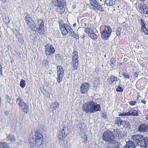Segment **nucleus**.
I'll list each match as a JSON object with an SVG mask.
<instances>
[{
	"instance_id": "nucleus-12",
	"label": "nucleus",
	"mask_w": 148,
	"mask_h": 148,
	"mask_svg": "<svg viewBox=\"0 0 148 148\" xmlns=\"http://www.w3.org/2000/svg\"><path fill=\"white\" fill-rule=\"evenodd\" d=\"M60 29L62 34L64 35H66L68 33H70L73 30L71 27L66 23H64L63 26H61Z\"/></svg>"
},
{
	"instance_id": "nucleus-3",
	"label": "nucleus",
	"mask_w": 148,
	"mask_h": 148,
	"mask_svg": "<svg viewBox=\"0 0 148 148\" xmlns=\"http://www.w3.org/2000/svg\"><path fill=\"white\" fill-rule=\"evenodd\" d=\"M104 27V29L100 32L102 38L104 40H107L109 39V37L111 35L112 30L110 26L106 25H102L100 28L101 29Z\"/></svg>"
},
{
	"instance_id": "nucleus-50",
	"label": "nucleus",
	"mask_w": 148,
	"mask_h": 148,
	"mask_svg": "<svg viewBox=\"0 0 148 148\" xmlns=\"http://www.w3.org/2000/svg\"><path fill=\"white\" fill-rule=\"evenodd\" d=\"M76 23H74V24H73V26L74 27H75L76 26Z\"/></svg>"
},
{
	"instance_id": "nucleus-25",
	"label": "nucleus",
	"mask_w": 148,
	"mask_h": 148,
	"mask_svg": "<svg viewBox=\"0 0 148 148\" xmlns=\"http://www.w3.org/2000/svg\"><path fill=\"white\" fill-rule=\"evenodd\" d=\"M144 5L142 3L139 4L138 5L139 12L141 14L145 13V12L144 11L145 8L148 9L147 6L146 5L145 6V8H144Z\"/></svg>"
},
{
	"instance_id": "nucleus-20",
	"label": "nucleus",
	"mask_w": 148,
	"mask_h": 148,
	"mask_svg": "<svg viewBox=\"0 0 148 148\" xmlns=\"http://www.w3.org/2000/svg\"><path fill=\"white\" fill-rule=\"evenodd\" d=\"M148 130V125L145 123L140 124L138 128V131L142 132H146Z\"/></svg>"
},
{
	"instance_id": "nucleus-48",
	"label": "nucleus",
	"mask_w": 148,
	"mask_h": 148,
	"mask_svg": "<svg viewBox=\"0 0 148 148\" xmlns=\"http://www.w3.org/2000/svg\"><path fill=\"white\" fill-rule=\"evenodd\" d=\"M9 113V112L7 110L6 111H5V114L6 115H7Z\"/></svg>"
},
{
	"instance_id": "nucleus-10",
	"label": "nucleus",
	"mask_w": 148,
	"mask_h": 148,
	"mask_svg": "<svg viewBox=\"0 0 148 148\" xmlns=\"http://www.w3.org/2000/svg\"><path fill=\"white\" fill-rule=\"evenodd\" d=\"M25 20L28 25L32 30L35 31L36 25L34 21L32 20L30 16L28 14L25 18Z\"/></svg>"
},
{
	"instance_id": "nucleus-21",
	"label": "nucleus",
	"mask_w": 148,
	"mask_h": 148,
	"mask_svg": "<svg viewBox=\"0 0 148 148\" xmlns=\"http://www.w3.org/2000/svg\"><path fill=\"white\" fill-rule=\"evenodd\" d=\"M108 143L109 148H119V147L120 144L116 140H114L113 139Z\"/></svg>"
},
{
	"instance_id": "nucleus-56",
	"label": "nucleus",
	"mask_w": 148,
	"mask_h": 148,
	"mask_svg": "<svg viewBox=\"0 0 148 148\" xmlns=\"http://www.w3.org/2000/svg\"><path fill=\"white\" fill-rule=\"evenodd\" d=\"M96 69H97V68L95 69V70H96Z\"/></svg>"
},
{
	"instance_id": "nucleus-11",
	"label": "nucleus",
	"mask_w": 148,
	"mask_h": 148,
	"mask_svg": "<svg viewBox=\"0 0 148 148\" xmlns=\"http://www.w3.org/2000/svg\"><path fill=\"white\" fill-rule=\"evenodd\" d=\"M91 5L101 12L105 11L106 7L105 4L100 5L96 0H89Z\"/></svg>"
},
{
	"instance_id": "nucleus-52",
	"label": "nucleus",
	"mask_w": 148,
	"mask_h": 148,
	"mask_svg": "<svg viewBox=\"0 0 148 148\" xmlns=\"http://www.w3.org/2000/svg\"><path fill=\"white\" fill-rule=\"evenodd\" d=\"M106 116H107L106 114H105L103 116L105 117H106Z\"/></svg>"
},
{
	"instance_id": "nucleus-47",
	"label": "nucleus",
	"mask_w": 148,
	"mask_h": 148,
	"mask_svg": "<svg viewBox=\"0 0 148 148\" xmlns=\"http://www.w3.org/2000/svg\"><path fill=\"white\" fill-rule=\"evenodd\" d=\"M3 75L2 70L0 69V76H1Z\"/></svg>"
},
{
	"instance_id": "nucleus-33",
	"label": "nucleus",
	"mask_w": 148,
	"mask_h": 148,
	"mask_svg": "<svg viewBox=\"0 0 148 148\" xmlns=\"http://www.w3.org/2000/svg\"><path fill=\"white\" fill-rule=\"evenodd\" d=\"M71 35L76 40H77L79 38V37L78 35L76 34L75 32H72L71 31L70 32Z\"/></svg>"
},
{
	"instance_id": "nucleus-55",
	"label": "nucleus",
	"mask_w": 148,
	"mask_h": 148,
	"mask_svg": "<svg viewBox=\"0 0 148 148\" xmlns=\"http://www.w3.org/2000/svg\"><path fill=\"white\" fill-rule=\"evenodd\" d=\"M102 0H100V1H101Z\"/></svg>"
},
{
	"instance_id": "nucleus-4",
	"label": "nucleus",
	"mask_w": 148,
	"mask_h": 148,
	"mask_svg": "<svg viewBox=\"0 0 148 148\" xmlns=\"http://www.w3.org/2000/svg\"><path fill=\"white\" fill-rule=\"evenodd\" d=\"M56 6H57V12L60 14H62L65 12L66 7V1L65 0H60Z\"/></svg>"
},
{
	"instance_id": "nucleus-30",
	"label": "nucleus",
	"mask_w": 148,
	"mask_h": 148,
	"mask_svg": "<svg viewBox=\"0 0 148 148\" xmlns=\"http://www.w3.org/2000/svg\"><path fill=\"white\" fill-rule=\"evenodd\" d=\"M9 147V143L5 142L0 143V148H8Z\"/></svg>"
},
{
	"instance_id": "nucleus-9",
	"label": "nucleus",
	"mask_w": 148,
	"mask_h": 148,
	"mask_svg": "<svg viewBox=\"0 0 148 148\" xmlns=\"http://www.w3.org/2000/svg\"><path fill=\"white\" fill-rule=\"evenodd\" d=\"M70 132L68 127L64 126L62 130H61L58 134V138L59 140H64Z\"/></svg>"
},
{
	"instance_id": "nucleus-34",
	"label": "nucleus",
	"mask_w": 148,
	"mask_h": 148,
	"mask_svg": "<svg viewBox=\"0 0 148 148\" xmlns=\"http://www.w3.org/2000/svg\"><path fill=\"white\" fill-rule=\"evenodd\" d=\"M110 61L111 62L110 64V66L111 67L113 68L115 66L114 64L116 62V58H115L112 57Z\"/></svg>"
},
{
	"instance_id": "nucleus-7",
	"label": "nucleus",
	"mask_w": 148,
	"mask_h": 148,
	"mask_svg": "<svg viewBox=\"0 0 148 148\" xmlns=\"http://www.w3.org/2000/svg\"><path fill=\"white\" fill-rule=\"evenodd\" d=\"M79 56L77 52L75 50H74L72 53V64L73 70H77L79 66Z\"/></svg>"
},
{
	"instance_id": "nucleus-31",
	"label": "nucleus",
	"mask_w": 148,
	"mask_h": 148,
	"mask_svg": "<svg viewBox=\"0 0 148 148\" xmlns=\"http://www.w3.org/2000/svg\"><path fill=\"white\" fill-rule=\"evenodd\" d=\"M7 139L10 141L15 142L16 141L14 135L12 134H10L7 136Z\"/></svg>"
},
{
	"instance_id": "nucleus-14",
	"label": "nucleus",
	"mask_w": 148,
	"mask_h": 148,
	"mask_svg": "<svg viewBox=\"0 0 148 148\" xmlns=\"http://www.w3.org/2000/svg\"><path fill=\"white\" fill-rule=\"evenodd\" d=\"M90 87V85L88 82L83 83L80 86V92L81 94L87 93Z\"/></svg>"
},
{
	"instance_id": "nucleus-19",
	"label": "nucleus",
	"mask_w": 148,
	"mask_h": 148,
	"mask_svg": "<svg viewBox=\"0 0 148 148\" xmlns=\"http://www.w3.org/2000/svg\"><path fill=\"white\" fill-rule=\"evenodd\" d=\"M118 80L117 77L114 75H111L107 79V82L108 85H112L113 84L114 82H116Z\"/></svg>"
},
{
	"instance_id": "nucleus-54",
	"label": "nucleus",
	"mask_w": 148,
	"mask_h": 148,
	"mask_svg": "<svg viewBox=\"0 0 148 148\" xmlns=\"http://www.w3.org/2000/svg\"><path fill=\"white\" fill-rule=\"evenodd\" d=\"M98 85H96V86H98Z\"/></svg>"
},
{
	"instance_id": "nucleus-16",
	"label": "nucleus",
	"mask_w": 148,
	"mask_h": 148,
	"mask_svg": "<svg viewBox=\"0 0 148 148\" xmlns=\"http://www.w3.org/2000/svg\"><path fill=\"white\" fill-rule=\"evenodd\" d=\"M127 116H137L138 115V112L134 108L130 107L127 110Z\"/></svg>"
},
{
	"instance_id": "nucleus-24",
	"label": "nucleus",
	"mask_w": 148,
	"mask_h": 148,
	"mask_svg": "<svg viewBox=\"0 0 148 148\" xmlns=\"http://www.w3.org/2000/svg\"><path fill=\"white\" fill-rule=\"evenodd\" d=\"M115 134L119 139H123L126 136V135L124 134L123 132H122L120 129H118L116 130Z\"/></svg>"
},
{
	"instance_id": "nucleus-23",
	"label": "nucleus",
	"mask_w": 148,
	"mask_h": 148,
	"mask_svg": "<svg viewBox=\"0 0 148 148\" xmlns=\"http://www.w3.org/2000/svg\"><path fill=\"white\" fill-rule=\"evenodd\" d=\"M115 124L117 125L118 126L122 125L125 126L126 125L125 121H122L120 117L116 118L115 120Z\"/></svg>"
},
{
	"instance_id": "nucleus-42",
	"label": "nucleus",
	"mask_w": 148,
	"mask_h": 148,
	"mask_svg": "<svg viewBox=\"0 0 148 148\" xmlns=\"http://www.w3.org/2000/svg\"><path fill=\"white\" fill-rule=\"evenodd\" d=\"M63 22L62 20H61L60 21H59L58 23H59V25L60 29L61 28V26L62 27V26H63V25H64V23H63Z\"/></svg>"
},
{
	"instance_id": "nucleus-49",
	"label": "nucleus",
	"mask_w": 148,
	"mask_h": 148,
	"mask_svg": "<svg viewBox=\"0 0 148 148\" xmlns=\"http://www.w3.org/2000/svg\"><path fill=\"white\" fill-rule=\"evenodd\" d=\"M139 97H141V96H140V95H137V100H138V99Z\"/></svg>"
},
{
	"instance_id": "nucleus-53",
	"label": "nucleus",
	"mask_w": 148,
	"mask_h": 148,
	"mask_svg": "<svg viewBox=\"0 0 148 148\" xmlns=\"http://www.w3.org/2000/svg\"><path fill=\"white\" fill-rule=\"evenodd\" d=\"M142 2H144L145 1V0H140Z\"/></svg>"
},
{
	"instance_id": "nucleus-26",
	"label": "nucleus",
	"mask_w": 148,
	"mask_h": 148,
	"mask_svg": "<svg viewBox=\"0 0 148 148\" xmlns=\"http://www.w3.org/2000/svg\"><path fill=\"white\" fill-rule=\"evenodd\" d=\"M125 148H135L134 143L132 141H129L126 143Z\"/></svg>"
},
{
	"instance_id": "nucleus-17",
	"label": "nucleus",
	"mask_w": 148,
	"mask_h": 148,
	"mask_svg": "<svg viewBox=\"0 0 148 148\" xmlns=\"http://www.w3.org/2000/svg\"><path fill=\"white\" fill-rule=\"evenodd\" d=\"M138 145H140L143 148L148 147V138L144 137L143 136L142 138L140 140Z\"/></svg>"
},
{
	"instance_id": "nucleus-15",
	"label": "nucleus",
	"mask_w": 148,
	"mask_h": 148,
	"mask_svg": "<svg viewBox=\"0 0 148 148\" xmlns=\"http://www.w3.org/2000/svg\"><path fill=\"white\" fill-rule=\"evenodd\" d=\"M84 32L88 34V36L92 39L96 40L97 38V36L90 28H86L85 29Z\"/></svg>"
},
{
	"instance_id": "nucleus-29",
	"label": "nucleus",
	"mask_w": 148,
	"mask_h": 148,
	"mask_svg": "<svg viewBox=\"0 0 148 148\" xmlns=\"http://www.w3.org/2000/svg\"><path fill=\"white\" fill-rule=\"evenodd\" d=\"M115 0H106L105 3L108 6H112L115 4Z\"/></svg>"
},
{
	"instance_id": "nucleus-51",
	"label": "nucleus",
	"mask_w": 148,
	"mask_h": 148,
	"mask_svg": "<svg viewBox=\"0 0 148 148\" xmlns=\"http://www.w3.org/2000/svg\"><path fill=\"white\" fill-rule=\"evenodd\" d=\"M1 0L3 3L6 2V0Z\"/></svg>"
},
{
	"instance_id": "nucleus-32",
	"label": "nucleus",
	"mask_w": 148,
	"mask_h": 148,
	"mask_svg": "<svg viewBox=\"0 0 148 148\" xmlns=\"http://www.w3.org/2000/svg\"><path fill=\"white\" fill-rule=\"evenodd\" d=\"M57 79L58 82V83L62 81L63 78V77L64 76V74H57Z\"/></svg>"
},
{
	"instance_id": "nucleus-8",
	"label": "nucleus",
	"mask_w": 148,
	"mask_h": 148,
	"mask_svg": "<svg viewBox=\"0 0 148 148\" xmlns=\"http://www.w3.org/2000/svg\"><path fill=\"white\" fill-rule=\"evenodd\" d=\"M45 47V54L47 57L53 54L55 51V49L53 45L50 43L46 44Z\"/></svg>"
},
{
	"instance_id": "nucleus-36",
	"label": "nucleus",
	"mask_w": 148,
	"mask_h": 148,
	"mask_svg": "<svg viewBox=\"0 0 148 148\" xmlns=\"http://www.w3.org/2000/svg\"><path fill=\"white\" fill-rule=\"evenodd\" d=\"M25 85L26 83H25V80L23 79H21L20 83V85L21 87L22 88H23L25 87Z\"/></svg>"
},
{
	"instance_id": "nucleus-18",
	"label": "nucleus",
	"mask_w": 148,
	"mask_h": 148,
	"mask_svg": "<svg viewBox=\"0 0 148 148\" xmlns=\"http://www.w3.org/2000/svg\"><path fill=\"white\" fill-rule=\"evenodd\" d=\"M143 136V135L140 134L133 135L132 137V141L138 145L140 140L142 138Z\"/></svg>"
},
{
	"instance_id": "nucleus-2",
	"label": "nucleus",
	"mask_w": 148,
	"mask_h": 148,
	"mask_svg": "<svg viewBox=\"0 0 148 148\" xmlns=\"http://www.w3.org/2000/svg\"><path fill=\"white\" fill-rule=\"evenodd\" d=\"M82 108L83 111L86 113H94L101 110L100 104L93 101L86 102L82 105Z\"/></svg>"
},
{
	"instance_id": "nucleus-39",
	"label": "nucleus",
	"mask_w": 148,
	"mask_h": 148,
	"mask_svg": "<svg viewBox=\"0 0 148 148\" xmlns=\"http://www.w3.org/2000/svg\"><path fill=\"white\" fill-rule=\"evenodd\" d=\"M137 102L136 101H130L129 102V103L130 105L132 106L135 105L136 103Z\"/></svg>"
},
{
	"instance_id": "nucleus-37",
	"label": "nucleus",
	"mask_w": 148,
	"mask_h": 148,
	"mask_svg": "<svg viewBox=\"0 0 148 148\" xmlns=\"http://www.w3.org/2000/svg\"><path fill=\"white\" fill-rule=\"evenodd\" d=\"M121 29L120 28H117L116 30V33L117 36H119L121 35Z\"/></svg>"
},
{
	"instance_id": "nucleus-46",
	"label": "nucleus",
	"mask_w": 148,
	"mask_h": 148,
	"mask_svg": "<svg viewBox=\"0 0 148 148\" xmlns=\"http://www.w3.org/2000/svg\"><path fill=\"white\" fill-rule=\"evenodd\" d=\"M134 76L135 77H137L138 76V74L137 72H134Z\"/></svg>"
},
{
	"instance_id": "nucleus-1",
	"label": "nucleus",
	"mask_w": 148,
	"mask_h": 148,
	"mask_svg": "<svg viewBox=\"0 0 148 148\" xmlns=\"http://www.w3.org/2000/svg\"><path fill=\"white\" fill-rule=\"evenodd\" d=\"M43 135L38 131H36L34 135L29 138V141L30 148L42 147L44 144Z\"/></svg>"
},
{
	"instance_id": "nucleus-44",
	"label": "nucleus",
	"mask_w": 148,
	"mask_h": 148,
	"mask_svg": "<svg viewBox=\"0 0 148 148\" xmlns=\"http://www.w3.org/2000/svg\"><path fill=\"white\" fill-rule=\"evenodd\" d=\"M84 140L83 142L84 143H87V141L88 140V139H87V138H88L87 136L86 135V134H85V135H84Z\"/></svg>"
},
{
	"instance_id": "nucleus-22",
	"label": "nucleus",
	"mask_w": 148,
	"mask_h": 148,
	"mask_svg": "<svg viewBox=\"0 0 148 148\" xmlns=\"http://www.w3.org/2000/svg\"><path fill=\"white\" fill-rule=\"evenodd\" d=\"M140 24L141 25V29L145 34L148 35V29L146 27L145 23L143 19L141 18L140 19Z\"/></svg>"
},
{
	"instance_id": "nucleus-40",
	"label": "nucleus",
	"mask_w": 148,
	"mask_h": 148,
	"mask_svg": "<svg viewBox=\"0 0 148 148\" xmlns=\"http://www.w3.org/2000/svg\"><path fill=\"white\" fill-rule=\"evenodd\" d=\"M123 76L124 77H125L127 79H129L130 75L126 73H123L122 74Z\"/></svg>"
},
{
	"instance_id": "nucleus-38",
	"label": "nucleus",
	"mask_w": 148,
	"mask_h": 148,
	"mask_svg": "<svg viewBox=\"0 0 148 148\" xmlns=\"http://www.w3.org/2000/svg\"><path fill=\"white\" fill-rule=\"evenodd\" d=\"M116 90L118 92H122L123 90V89L120 86H119L116 88Z\"/></svg>"
},
{
	"instance_id": "nucleus-5",
	"label": "nucleus",
	"mask_w": 148,
	"mask_h": 148,
	"mask_svg": "<svg viewBox=\"0 0 148 148\" xmlns=\"http://www.w3.org/2000/svg\"><path fill=\"white\" fill-rule=\"evenodd\" d=\"M16 103L18 105L19 108L22 111L26 113L29 111L28 106L20 97H18L16 99Z\"/></svg>"
},
{
	"instance_id": "nucleus-13",
	"label": "nucleus",
	"mask_w": 148,
	"mask_h": 148,
	"mask_svg": "<svg viewBox=\"0 0 148 148\" xmlns=\"http://www.w3.org/2000/svg\"><path fill=\"white\" fill-rule=\"evenodd\" d=\"M38 23L39 27L38 28V32L41 35L44 34L45 32L44 23L43 19H40L38 20Z\"/></svg>"
},
{
	"instance_id": "nucleus-45",
	"label": "nucleus",
	"mask_w": 148,
	"mask_h": 148,
	"mask_svg": "<svg viewBox=\"0 0 148 148\" xmlns=\"http://www.w3.org/2000/svg\"><path fill=\"white\" fill-rule=\"evenodd\" d=\"M141 102L144 104H145L146 101L144 99H142L141 100Z\"/></svg>"
},
{
	"instance_id": "nucleus-35",
	"label": "nucleus",
	"mask_w": 148,
	"mask_h": 148,
	"mask_svg": "<svg viewBox=\"0 0 148 148\" xmlns=\"http://www.w3.org/2000/svg\"><path fill=\"white\" fill-rule=\"evenodd\" d=\"M13 33L18 38H20L21 34L20 33L19 31L18 30L16 29H14L13 31Z\"/></svg>"
},
{
	"instance_id": "nucleus-27",
	"label": "nucleus",
	"mask_w": 148,
	"mask_h": 148,
	"mask_svg": "<svg viewBox=\"0 0 148 148\" xmlns=\"http://www.w3.org/2000/svg\"><path fill=\"white\" fill-rule=\"evenodd\" d=\"M59 103L58 102H55L52 103L50 105V107L52 108V111H54L58 108Z\"/></svg>"
},
{
	"instance_id": "nucleus-41",
	"label": "nucleus",
	"mask_w": 148,
	"mask_h": 148,
	"mask_svg": "<svg viewBox=\"0 0 148 148\" xmlns=\"http://www.w3.org/2000/svg\"><path fill=\"white\" fill-rule=\"evenodd\" d=\"M60 1V0H52L53 4L55 6H56L58 2Z\"/></svg>"
},
{
	"instance_id": "nucleus-28",
	"label": "nucleus",
	"mask_w": 148,
	"mask_h": 148,
	"mask_svg": "<svg viewBox=\"0 0 148 148\" xmlns=\"http://www.w3.org/2000/svg\"><path fill=\"white\" fill-rule=\"evenodd\" d=\"M57 74H64V70L61 66H58L57 67Z\"/></svg>"
},
{
	"instance_id": "nucleus-57",
	"label": "nucleus",
	"mask_w": 148,
	"mask_h": 148,
	"mask_svg": "<svg viewBox=\"0 0 148 148\" xmlns=\"http://www.w3.org/2000/svg\"><path fill=\"white\" fill-rule=\"evenodd\" d=\"M147 110H148V109H147Z\"/></svg>"
},
{
	"instance_id": "nucleus-43",
	"label": "nucleus",
	"mask_w": 148,
	"mask_h": 148,
	"mask_svg": "<svg viewBox=\"0 0 148 148\" xmlns=\"http://www.w3.org/2000/svg\"><path fill=\"white\" fill-rule=\"evenodd\" d=\"M119 116H127V112H123L119 114Z\"/></svg>"
},
{
	"instance_id": "nucleus-6",
	"label": "nucleus",
	"mask_w": 148,
	"mask_h": 148,
	"mask_svg": "<svg viewBox=\"0 0 148 148\" xmlns=\"http://www.w3.org/2000/svg\"><path fill=\"white\" fill-rule=\"evenodd\" d=\"M102 138L103 141L109 143L114 139V136L112 132L108 130L104 132Z\"/></svg>"
}]
</instances>
